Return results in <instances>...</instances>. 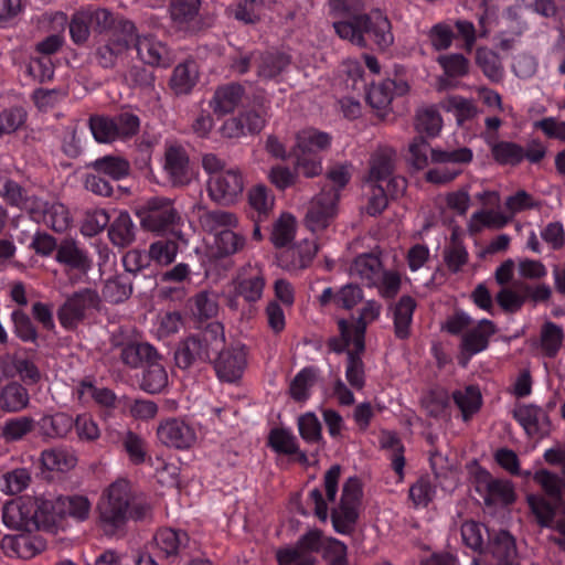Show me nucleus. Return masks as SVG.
<instances>
[{
	"label": "nucleus",
	"mask_w": 565,
	"mask_h": 565,
	"mask_svg": "<svg viewBox=\"0 0 565 565\" xmlns=\"http://www.w3.org/2000/svg\"><path fill=\"white\" fill-rule=\"evenodd\" d=\"M333 29L339 38L361 49L367 47L365 35L381 51L388 49L394 42L391 22L379 9L354 15L348 20L333 22Z\"/></svg>",
	"instance_id": "1"
},
{
	"label": "nucleus",
	"mask_w": 565,
	"mask_h": 565,
	"mask_svg": "<svg viewBox=\"0 0 565 565\" xmlns=\"http://www.w3.org/2000/svg\"><path fill=\"white\" fill-rule=\"evenodd\" d=\"M224 330L220 322H211L204 330L179 341L174 350L175 365L189 370L199 362L211 361L224 345Z\"/></svg>",
	"instance_id": "2"
},
{
	"label": "nucleus",
	"mask_w": 565,
	"mask_h": 565,
	"mask_svg": "<svg viewBox=\"0 0 565 565\" xmlns=\"http://www.w3.org/2000/svg\"><path fill=\"white\" fill-rule=\"evenodd\" d=\"M49 509H52L50 499L20 497L3 505L2 520L8 527L19 531H50Z\"/></svg>",
	"instance_id": "3"
},
{
	"label": "nucleus",
	"mask_w": 565,
	"mask_h": 565,
	"mask_svg": "<svg viewBox=\"0 0 565 565\" xmlns=\"http://www.w3.org/2000/svg\"><path fill=\"white\" fill-rule=\"evenodd\" d=\"M533 480L541 486L548 498L529 495V507L541 526H552L559 508L565 503L562 499V480L545 469L536 471Z\"/></svg>",
	"instance_id": "4"
},
{
	"label": "nucleus",
	"mask_w": 565,
	"mask_h": 565,
	"mask_svg": "<svg viewBox=\"0 0 565 565\" xmlns=\"http://www.w3.org/2000/svg\"><path fill=\"white\" fill-rule=\"evenodd\" d=\"M130 499V484L127 480L119 479L107 488L97 507L106 534L113 535L125 524Z\"/></svg>",
	"instance_id": "5"
},
{
	"label": "nucleus",
	"mask_w": 565,
	"mask_h": 565,
	"mask_svg": "<svg viewBox=\"0 0 565 565\" xmlns=\"http://www.w3.org/2000/svg\"><path fill=\"white\" fill-rule=\"evenodd\" d=\"M136 40L135 24L130 21L120 22L118 28L97 44L94 53L97 64L103 68H115L126 60Z\"/></svg>",
	"instance_id": "6"
},
{
	"label": "nucleus",
	"mask_w": 565,
	"mask_h": 565,
	"mask_svg": "<svg viewBox=\"0 0 565 565\" xmlns=\"http://www.w3.org/2000/svg\"><path fill=\"white\" fill-rule=\"evenodd\" d=\"M135 213L141 228L156 234L170 232L181 220L173 202L167 198H151Z\"/></svg>",
	"instance_id": "7"
},
{
	"label": "nucleus",
	"mask_w": 565,
	"mask_h": 565,
	"mask_svg": "<svg viewBox=\"0 0 565 565\" xmlns=\"http://www.w3.org/2000/svg\"><path fill=\"white\" fill-rule=\"evenodd\" d=\"M231 290L226 296V303L232 310L239 309L238 298L253 303L263 296L265 277L260 267L246 265L230 284Z\"/></svg>",
	"instance_id": "8"
},
{
	"label": "nucleus",
	"mask_w": 565,
	"mask_h": 565,
	"mask_svg": "<svg viewBox=\"0 0 565 565\" xmlns=\"http://www.w3.org/2000/svg\"><path fill=\"white\" fill-rule=\"evenodd\" d=\"M102 299L98 292L84 288L73 292L57 310V319L67 330L75 329L86 317V310L99 309Z\"/></svg>",
	"instance_id": "9"
},
{
	"label": "nucleus",
	"mask_w": 565,
	"mask_h": 565,
	"mask_svg": "<svg viewBox=\"0 0 565 565\" xmlns=\"http://www.w3.org/2000/svg\"><path fill=\"white\" fill-rule=\"evenodd\" d=\"M339 193L337 190L321 188L309 202L305 216V224L311 232L323 231L333 221L338 213Z\"/></svg>",
	"instance_id": "10"
},
{
	"label": "nucleus",
	"mask_w": 565,
	"mask_h": 565,
	"mask_svg": "<svg viewBox=\"0 0 565 565\" xmlns=\"http://www.w3.org/2000/svg\"><path fill=\"white\" fill-rule=\"evenodd\" d=\"M243 191L244 178L237 168L221 171L207 180L209 196L220 205L235 203Z\"/></svg>",
	"instance_id": "11"
},
{
	"label": "nucleus",
	"mask_w": 565,
	"mask_h": 565,
	"mask_svg": "<svg viewBox=\"0 0 565 565\" xmlns=\"http://www.w3.org/2000/svg\"><path fill=\"white\" fill-rule=\"evenodd\" d=\"M475 480L476 490L482 495L483 501L488 507L498 503L509 505L516 499L511 481L493 478L491 473L483 468H479L476 471Z\"/></svg>",
	"instance_id": "12"
},
{
	"label": "nucleus",
	"mask_w": 565,
	"mask_h": 565,
	"mask_svg": "<svg viewBox=\"0 0 565 565\" xmlns=\"http://www.w3.org/2000/svg\"><path fill=\"white\" fill-rule=\"evenodd\" d=\"M513 417L530 438L540 440L551 433L552 425L547 412L536 405H516L513 409Z\"/></svg>",
	"instance_id": "13"
},
{
	"label": "nucleus",
	"mask_w": 565,
	"mask_h": 565,
	"mask_svg": "<svg viewBox=\"0 0 565 565\" xmlns=\"http://www.w3.org/2000/svg\"><path fill=\"white\" fill-rule=\"evenodd\" d=\"M157 436L162 445L179 450L189 449L196 441L195 429L178 418L161 422L157 428Z\"/></svg>",
	"instance_id": "14"
},
{
	"label": "nucleus",
	"mask_w": 565,
	"mask_h": 565,
	"mask_svg": "<svg viewBox=\"0 0 565 565\" xmlns=\"http://www.w3.org/2000/svg\"><path fill=\"white\" fill-rule=\"evenodd\" d=\"M214 361V369L221 381L234 383L238 381L247 366V352L244 345L220 350Z\"/></svg>",
	"instance_id": "15"
},
{
	"label": "nucleus",
	"mask_w": 565,
	"mask_h": 565,
	"mask_svg": "<svg viewBox=\"0 0 565 565\" xmlns=\"http://www.w3.org/2000/svg\"><path fill=\"white\" fill-rule=\"evenodd\" d=\"M163 168L173 186H185L192 180L189 154L180 145L167 147Z\"/></svg>",
	"instance_id": "16"
},
{
	"label": "nucleus",
	"mask_w": 565,
	"mask_h": 565,
	"mask_svg": "<svg viewBox=\"0 0 565 565\" xmlns=\"http://www.w3.org/2000/svg\"><path fill=\"white\" fill-rule=\"evenodd\" d=\"M495 332V324L488 319H482L477 327L467 331L461 338L459 363L466 366L472 355L486 350Z\"/></svg>",
	"instance_id": "17"
},
{
	"label": "nucleus",
	"mask_w": 565,
	"mask_h": 565,
	"mask_svg": "<svg viewBox=\"0 0 565 565\" xmlns=\"http://www.w3.org/2000/svg\"><path fill=\"white\" fill-rule=\"evenodd\" d=\"M0 546L6 554L29 559L46 548V541L39 534L24 531L15 535H4Z\"/></svg>",
	"instance_id": "18"
},
{
	"label": "nucleus",
	"mask_w": 565,
	"mask_h": 565,
	"mask_svg": "<svg viewBox=\"0 0 565 565\" xmlns=\"http://www.w3.org/2000/svg\"><path fill=\"white\" fill-rule=\"evenodd\" d=\"M51 505L52 509H49L51 530L55 526L58 519L68 515L83 521L88 518L90 511V503L84 495H61L55 500H51Z\"/></svg>",
	"instance_id": "19"
},
{
	"label": "nucleus",
	"mask_w": 565,
	"mask_h": 565,
	"mask_svg": "<svg viewBox=\"0 0 565 565\" xmlns=\"http://www.w3.org/2000/svg\"><path fill=\"white\" fill-rule=\"evenodd\" d=\"M132 45L136 47L139 58L148 65L168 67L174 61L170 49L152 36L139 38L137 35Z\"/></svg>",
	"instance_id": "20"
},
{
	"label": "nucleus",
	"mask_w": 565,
	"mask_h": 565,
	"mask_svg": "<svg viewBox=\"0 0 565 565\" xmlns=\"http://www.w3.org/2000/svg\"><path fill=\"white\" fill-rule=\"evenodd\" d=\"M245 88L239 83H227L216 87L209 106L217 117L233 113L242 103Z\"/></svg>",
	"instance_id": "21"
},
{
	"label": "nucleus",
	"mask_w": 565,
	"mask_h": 565,
	"mask_svg": "<svg viewBox=\"0 0 565 565\" xmlns=\"http://www.w3.org/2000/svg\"><path fill=\"white\" fill-rule=\"evenodd\" d=\"M55 259L66 267V273L75 270L81 276H86L92 268V260L87 253L79 248L73 239H64L61 242Z\"/></svg>",
	"instance_id": "22"
},
{
	"label": "nucleus",
	"mask_w": 565,
	"mask_h": 565,
	"mask_svg": "<svg viewBox=\"0 0 565 565\" xmlns=\"http://www.w3.org/2000/svg\"><path fill=\"white\" fill-rule=\"evenodd\" d=\"M137 226L127 211H120L109 224L108 237L111 244L118 248L131 246L137 238Z\"/></svg>",
	"instance_id": "23"
},
{
	"label": "nucleus",
	"mask_w": 565,
	"mask_h": 565,
	"mask_svg": "<svg viewBox=\"0 0 565 565\" xmlns=\"http://www.w3.org/2000/svg\"><path fill=\"white\" fill-rule=\"evenodd\" d=\"M316 253L317 246L312 243L290 246L277 255V263L284 269L300 270L311 263Z\"/></svg>",
	"instance_id": "24"
},
{
	"label": "nucleus",
	"mask_w": 565,
	"mask_h": 565,
	"mask_svg": "<svg viewBox=\"0 0 565 565\" xmlns=\"http://www.w3.org/2000/svg\"><path fill=\"white\" fill-rule=\"evenodd\" d=\"M362 334V331H360ZM365 351V341L361 335L353 339V349L347 352L345 377L350 385L356 390H362L365 384L364 363L362 354Z\"/></svg>",
	"instance_id": "25"
},
{
	"label": "nucleus",
	"mask_w": 565,
	"mask_h": 565,
	"mask_svg": "<svg viewBox=\"0 0 565 565\" xmlns=\"http://www.w3.org/2000/svg\"><path fill=\"white\" fill-rule=\"evenodd\" d=\"M487 552L492 555L497 565H519L515 541L508 531L502 530L490 537Z\"/></svg>",
	"instance_id": "26"
},
{
	"label": "nucleus",
	"mask_w": 565,
	"mask_h": 565,
	"mask_svg": "<svg viewBox=\"0 0 565 565\" xmlns=\"http://www.w3.org/2000/svg\"><path fill=\"white\" fill-rule=\"evenodd\" d=\"M436 61L444 71V76L438 79L441 88L448 87L451 78H461L469 74L470 62L461 53L440 54Z\"/></svg>",
	"instance_id": "27"
},
{
	"label": "nucleus",
	"mask_w": 565,
	"mask_h": 565,
	"mask_svg": "<svg viewBox=\"0 0 565 565\" xmlns=\"http://www.w3.org/2000/svg\"><path fill=\"white\" fill-rule=\"evenodd\" d=\"M120 361L130 369L145 367L159 358L154 347L147 342H130L120 351Z\"/></svg>",
	"instance_id": "28"
},
{
	"label": "nucleus",
	"mask_w": 565,
	"mask_h": 565,
	"mask_svg": "<svg viewBox=\"0 0 565 565\" xmlns=\"http://www.w3.org/2000/svg\"><path fill=\"white\" fill-rule=\"evenodd\" d=\"M199 67L194 61H185L173 70L169 85L175 95H186L196 85Z\"/></svg>",
	"instance_id": "29"
},
{
	"label": "nucleus",
	"mask_w": 565,
	"mask_h": 565,
	"mask_svg": "<svg viewBox=\"0 0 565 565\" xmlns=\"http://www.w3.org/2000/svg\"><path fill=\"white\" fill-rule=\"evenodd\" d=\"M395 151L391 148L379 149L370 159L369 184H380L394 173Z\"/></svg>",
	"instance_id": "30"
},
{
	"label": "nucleus",
	"mask_w": 565,
	"mask_h": 565,
	"mask_svg": "<svg viewBox=\"0 0 565 565\" xmlns=\"http://www.w3.org/2000/svg\"><path fill=\"white\" fill-rule=\"evenodd\" d=\"M202 213L199 215V224L207 233H218L222 230L235 228L238 225L237 216L228 211L206 210L199 206Z\"/></svg>",
	"instance_id": "31"
},
{
	"label": "nucleus",
	"mask_w": 565,
	"mask_h": 565,
	"mask_svg": "<svg viewBox=\"0 0 565 565\" xmlns=\"http://www.w3.org/2000/svg\"><path fill=\"white\" fill-rule=\"evenodd\" d=\"M30 404L28 390L18 382L4 385L0 392V408L7 413H20Z\"/></svg>",
	"instance_id": "32"
},
{
	"label": "nucleus",
	"mask_w": 565,
	"mask_h": 565,
	"mask_svg": "<svg viewBox=\"0 0 565 565\" xmlns=\"http://www.w3.org/2000/svg\"><path fill=\"white\" fill-rule=\"evenodd\" d=\"M73 426V417L63 412L44 415L38 422L39 433L45 438H63L72 430Z\"/></svg>",
	"instance_id": "33"
},
{
	"label": "nucleus",
	"mask_w": 565,
	"mask_h": 565,
	"mask_svg": "<svg viewBox=\"0 0 565 565\" xmlns=\"http://www.w3.org/2000/svg\"><path fill=\"white\" fill-rule=\"evenodd\" d=\"M416 301L411 296H403L394 308V332L398 339H407Z\"/></svg>",
	"instance_id": "34"
},
{
	"label": "nucleus",
	"mask_w": 565,
	"mask_h": 565,
	"mask_svg": "<svg viewBox=\"0 0 565 565\" xmlns=\"http://www.w3.org/2000/svg\"><path fill=\"white\" fill-rule=\"evenodd\" d=\"M382 263L377 256L363 254L355 258L351 274L365 280L370 286L375 285L382 277Z\"/></svg>",
	"instance_id": "35"
},
{
	"label": "nucleus",
	"mask_w": 565,
	"mask_h": 565,
	"mask_svg": "<svg viewBox=\"0 0 565 565\" xmlns=\"http://www.w3.org/2000/svg\"><path fill=\"white\" fill-rule=\"evenodd\" d=\"M153 540L160 552L169 557L175 556L182 547L186 546L189 536L183 531L162 529L156 533Z\"/></svg>",
	"instance_id": "36"
},
{
	"label": "nucleus",
	"mask_w": 565,
	"mask_h": 565,
	"mask_svg": "<svg viewBox=\"0 0 565 565\" xmlns=\"http://www.w3.org/2000/svg\"><path fill=\"white\" fill-rule=\"evenodd\" d=\"M161 356L145 366L140 388L150 394L160 393L168 385V374L160 363Z\"/></svg>",
	"instance_id": "37"
},
{
	"label": "nucleus",
	"mask_w": 565,
	"mask_h": 565,
	"mask_svg": "<svg viewBox=\"0 0 565 565\" xmlns=\"http://www.w3.org/2000/svg\"><path fill=\"white\" fill-rule=\"evenodd\" d=\"M89 167L99 174H105L113 180H120L130 172L129 162L116 156H105L93 161Z\"/></svg>",
	"instance_id": "38"
},
{
	"label": "nucleus",
	"mask_w": 565,
	"mask_h": 565,
	"mask_svg": "<svg viewBox=\"0 0 565 565\" xmlns=\"http://www.w3.org/2000/svg\"><path fill=\"white\" fill-rule=\"evenodd\" d=\"M455 404L461 411L462 419L468 422L476 414L482 404L481 393L476 386H467L465 390L454 392Z\"/></svg>",
	"instance_id": "39"
},
{
	"label": "nucleus",
	"mask_w": 565,
	"mask_h": 565,
	"mask_svg": "<svg viewBox=\"0 0 565 565\" xmlns=\"http://www.w3.org/2000/svg\"><path fill=\"white\" fill-rule=\"evenodd\" d=\"M38 423L31 416L13 417L4 422L1 427V437L8 441H19L32 433Z\"/></svg>",
	"instance_id": "40"
},
{
	"label": "nucleus",
	"mask_w": 565,
	"mask_h": 565,
	"mask_svg": "<svg viewBox=\"0 0 565 565\" xmlns=\"http://www.w3.org/2000/svg\"><path fill=\"white\" fill-rule=\"evenodd\" d=\"M358 503L340 500V505L331 512L332 524L337 532L349 534L353 531L358 520Z\"/></svg>",
	"instance_id": "41"
},
{
	"label": "nucleus",
	"mask_w": 565,
	"mask_h": 565,
	"mask_svg": "<svg viewBox=\"0 0 565 565\" xmlns=\"http://www.w3.org/2000/svg\"><path fill=\"white\" fill-rule=\"evenodd\" d=\"M476 64L490 81L500 82L502 79L503 68L500 57L494 51L484 46L478 47L476 50Z\"/></svg>",
	"instance_id": "42"
},
{
	"label": "nucleus",
	"mask_w": 565,
	"mask_h": 565,
	"mask_svg": "<svg viewBox=\"0 0 565 565\" xmlns=\"http://www.w3.org/2000/svg\"><path fill=\"white\" fill-rule=\"evenodd\" d=\"M443 127V119L438 110L430 106L417 110L415 117V129L422 136L426 134L427 137H436Z\"/></svg>",
	"instance_id": "43"
},
{
	"label": "nucleus",
	"mask_w": 565,
	"mask_h": 565,
	"mask_svg": "<svg viewBox=\"0 0 565 565\" xmlns=\"http://www.w3.org/2000/svg\"><path fill=\"white\" fill-rule=\"evenodd\" d=\"M565 334L561 326L546 321L541 329V348L548 358H554L562 348Z\"/></svg>",
	"instance_id": "44"
},
{
	"label": "nucleus",
	"mask_w": 565,
	"mask_h": 565,
	"mask_svg": "<svg viewBox=\"0 0 565 565\" xmlns=\"http://www.w3.org/2000/svg\"><path fill=\"white\" fill-rule=\"evenodd\" d=\"M318 371L312 366L302 369L290 382L289 394L297 402H305L309 397V390L317 381Z\"/></svg>",
	"instance_id": "45"
},
{
	"label": "nucleus",
	"mask_w": 565,
	"mask_h": 565,
	"mask_svg": "<svg viewBox=\"0 0 565 565\" xmlns=\"http://www.w3.org/2000/svg\"><path fill=\"white\" fill-rule=\"evenodd\" d=\"M330 143V135L316 129L302 130L297 136V146L302 154L322 151L329 148Z\"/></svg>",
	"instance_id": "46"
},
{
	"label": "nucleus",
	"mask_w": 565,
	"mask_h": 565,
	"mask_svg": "<svg viewBox=\"0 0 565 565\" xmlns=\"http://www.w3.org/2000/svg\"><path fill=\"white\" fill-rule=\"evenodd\" d=\"M289 64V58L278 52H265L258 57V76L273 78L280 74Z\"/></svg>",
	"instance_id": "47"
},
{
	"label": "nucleus",
	"mask_w": 565,
	"mask_h": 565,
	"mask_svg": "<svg viewBox=\"0 0 565 565\" xmlns=\"http://www.w3.org/2000/svg\"><path fill=\"white\" fill-rule=\"evenodd\" d=\"M132 294V282L126 275H117L106 281L103 295L113 302L119 303L127 300Z\"/></svg>",
	"instance_id": "48"
},
{
	"label": "nucleus",
	"mask_w": 565,
	"mask_h": 565,
	"mask_svg": "<svg viewBox=\"0 0 565 565\" xmlns=\"http://www.w3.org/2000/svg\"><path fill=\"white\" fill-rule=\"evenodd\" d=\"M245 244V236L234 232L232 228L222 230L216 234L215 246L221 257L238 253L244 248Z\"/></svg>",
	"instance_id": "49"
},
{
	"label": "nucleus",
	"mask_w": 565,
	"mask_h": 565,
	"mask_svg": "<svg viewBox=\"0 0 565 565\" xmlns=\"http://www.w3.org/2000/svg\"><path fill=\"white\" fill-rule=\"evenodd\" d=\"M88 125L97 142L110 143L117 140L114 117L93 115L89 117Z\"/></svg>",
	"instance_id": "50"
},
{
	"label": "nucleus",
	"mask_w": 565,
	"mask_h": 565,
	"mask_svg": "<svg viewBox=\"0 0 565 565\" xmlns=\"http://www.w3.org/2000/svg\"><path fill=\"white\" fill-rule=\"evenodd\" d=\"M434 149L424 136H416L408 145L407 162L417 171L424 170L429 164L428 154L431 156Z\"/></svg>",
	"instance_id": "51"
},
{
	"label": "nucleus",
	"mask_w": 565,
	"mask_h": 565,
	"mask_svg": "<svg viewBox=\"0 0 565 565\" xmlns=\"http://www.w3.org/2000/svg\"><path fill=\"white\" fill-rule=\"evenodd\" d=\"M248 203L258 213V221L266 218L274 206V196L264 184H257L248 191Z\"/></svg>",
	"instance_id": "52"
},
{
	"label": "nucleus",
	"mask_w": 565,
	"mask_h": 565,
	"mask_svg": "<svg viewBox=\"0 0 565 565\" xmlns=\"http://www.w3.org/2000/svg\"><path fill=\"white\" fill-rule=\"evenodd\" d=\"M30 482V471L25 468H17L1 477L0 489L7 494L14 495L25 490Z\"/></svg>",
	"instance_id": "53"
},
{
	"label": "nucleus",
	"mask_w": 565,
	"mask_h": 565,
	"mask_svg": "<svg viewBox=\"0 0 565 565\" xmlns=\"http://www.w3.org/2000/svg\"><path fill=\"white\" fill-rule=\"evenodd\" d=\"M518 281L513 287H503L495 295V301L505 313H515L522 309L525 303L524 292L520 291L516 287Z\"/></svg>",
	"instance_id": "54"
},
{
	"label": "nucleus",
	"mask_w": 565,
	"mask_h": 565,
	"mask_svg": "<svg viewBox=\"0 0 565 565\" xmlns=\"http://www.w3.org/2000/svg\"><path fill=\"white\" fill-rule=\"evenodd\" d=\"M296 221L290 214H282L274 224L270 239L276 247L287 246L295 236Z\"/></svg>",
	"instance_id": "55"
},
{
	"label": "nucleus",
	"mask_w": 565,
	"mask_h": 565,
	"mask_svg": "<svg viewBox=\"0 0 565 565\" xmlns=\"http://www.w3.org/2000/svg\"><path fill=\"white\" fill-rule=\"evenodd\" d=\"M492 156L500 164H519L524 159V149L518 143L500 141L492 149Z\"/></svg>",
	"instance_id": "56"
},
{
	"label": "nucleus",
	"mask_w": 565,
	"mask_h": 565,
	"mask_svg": "<svg viewBox=\"0 0 565 565\" xmlns=\"http://www.w3.org/2000/svg\"><path fill=\"white\" fill-rule=\"evenodd\" d=\"M179 250L178 243L173 239H160L149 246V257L161 266L172 264Z\"/></svg>",
	"instance_id": "57"
},
{
	"label": "nucleus",
	"mask_w": 565,
	"mask_h": 565,
	"mask_svg": "<svg viewBox=\"0 0 565 565\" xmlns=\"http://www.w3.org/2000/svg\"><path fill=\"white\" fill-rule=\"evenodd\" d=\"M200 4L201 0H171L170 14L173 22L182 28L196 17Z\"/></svg>",
	"instance_id": "58"
},
{
	"label": "nucleus",
	"mask_w": 565,
	"mask_h": 565,
	"mask_svg": "<svg viewBox=\"0 0 565 565\" xmlns=\"http://www.w3.org/2000/svg\"><path fill=\"white\" fill-rule=\"evenodd\" d=\"M511 220L512 216L510 214L505 215L494 211H480L472 214L469 227L472 232L480 231L482 226L501 228Z\"/></svg>",
	"instance_id": "59"
},
{
	"label": "nucleus",
	"mask_w": 565,
	"mask_h": 565,
	"mask_svg": "<svg viewBox=\"0 0 565 565\" xmlns=\"http://www.w3.org/2000/svg\"><path fill=\"white\" fill-rule=\"evenodd\" d=\"M472 158V150L467 147L448 150L436 148L431 151V162L436 164H467Z\"/></svg>",
	"instance_id": "60"
},
{
	"label": "nucleus",
	"mask_w": 565,
	"mask_h": 565,
	"mask_svg": "<svg viewBox=\"0 0 565 565\" xmlns=\"http://www.w3.org/2000/svg\"><path fill=\"white\" fill-rule=\"evenodd\" d=\"M393 99V82L373 84L366 93V102L374 109H386Z\"/></svg>",
	"instance_id": "61"
},
{
	"label": "nucleus",
	"mask_w": 565,
	"mask_h": 565,
	"mask_svg": "<svg viewBox=\"0 0 565 565\" xmlns=\"http://www.w3.org/2000/svg\"><path fill=\"white\" fill-rule=\"evenodd\" d=\"M422 406L427 415L434 418H441L447 415L449 407V397L447 392L443 390L430 391L422 399Z\"/></svg>",
	"instance_id": "62"
},
{
	"label": "nucleus",
	"mask_w": 565,
	"mask_h": 565,
	"mask_svg": "<svg viewBox=\"0 0 565 565\" xmlns=\"http://www.w3.org/2000/svg\"><path fill=\"white\" fill-rule=\"evenodd\" d=\"M268 444L279 454L292 455L298 452L297 438L282 428H275L269 433Z\"/></svg>",
	"instance_id": "63"
},
{
	"label": "nucleus",
	"mask_w": 565,
	"mask_h": 565,
	"mask_svg": "<svg viewBox=\"0 0 565 565\" xmlns=\"http://www.w3.org/2000/svg\"><path fill=\"white\" fill-rule=\"evenodd\" d=\"M264 0H239L234 9V18L246 24L260 21Z\"/></svg>",
	"instance_id": "64"
}]
</instances>
